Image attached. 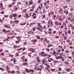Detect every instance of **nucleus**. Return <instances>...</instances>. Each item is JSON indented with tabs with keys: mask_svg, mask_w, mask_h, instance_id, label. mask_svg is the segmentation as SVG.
<instances>
[{
	"mask_svg": "<svg viewBox=\"0 0 74 74\" xmlns=\"http://www.w3.org/2000/svg\"><path fill=\"white\" fill-rule=\"evenodd\" d=\"M3 32L5 33V34H7L8 32L10 33L11 32L10 30H7L5 29H3Z\"/></svg>",
	"mask_w": 74,
	"mask_h": 74,
	"instance_id": "nucleus-1",
	"label": "nucleus"
},
{
	"mask_svg": "<svg viewBox=\"0 0 74 74\" xmlns=\"http://www.w3.org/2000/svg\"><path fill=\"white\" fill-rule=\"evenodd\" d=\"M59 21L60 22H62L63 19L62 18V17L61 16H59Z\"/></svg>",
	"mask_w": 74,
	"mask_h": 74,
	"instance_id": "nucleus-2",
	"label": "nucleus"
},
{
	"mask_svg": "<svg viewBox=\"0 0 74 74\" xmlns=\"http://www.w3.org/2000/svg\"><path fill=\"white\" fill-rule=\"evenodd\" d=\"M53 12L51 11L50 12V13H49L48 16H50V17H51V15H53Z\"/></svg>",
	"mask_w": 74,
	"mask_h": 74,
	"instance_id": "nucleus-3",
	"label": "nucleus"
},
{
	"mask_svg": "<svg viewBox=\"0 0 74 74\" xmlns=\"http://www.w3.org/2000/svg\"><path fill=\"white\" fill-rule=\"evenodd\" d=\"M4 27H6V28H8V29H10V26H8V25H4Z\"/></svg>",
	"mask_w": 74,
	"mask_h": 74,
	"instance_id": "nucleus-4",
	"label": "nucleus"
},
{
	"mask_svg": "<svg viewBox=\"0 0 74 74\" xmlns=\"http://www.w3.org/2000/svg\"><path fill=\"white\" fill-rule=\"evenodd\" d=\"M32 16L33 17V18L34 19H36V18H37V17H36V14L34 13L33 14V15Z\"/></svg>",
	"mask_w": 74,
	"mask_h": 74,
	"instance_id": "nucleus-5",
	"label": "nucleus"
},
{
	"mask_svg": "<svg viewBox=\"0 0 74 74\" xmlns=\"http://www.w3.org/2000/svg\"><path fill=\"white\" fill-rule=\"evenodd\" d=\"M25 16L26 17V18L27 19V18H30V16L29 15V14H26Z\"/></svg>",
	"mask_w": 74,
	"mask_h": 74,
	"instance_id": "nucleus-6",
	"label": "nucleus"
},
{
	"mask_svg": "<svg viewBox=\"0 0 74 74\" xmlns=\"http://www.w3.org/2000/svg\"><path fill=\"white\" fill-rule=\"evenodd\" d=\"M13 16L14 18H16L17 16H18V15H17L16 14H13Z\"/></svg>",
	"mask_w": 74,
	"mask_h": 74,
	"instance_id": "nucleus-7",
	"label": "nucleus"
},
{
	"mask_svg": "<svg viewBox=\"0 0 74 74\" xmlns=\"http://www.w3.org/2000/svg\"><path fill=\"white\" fill-rule=\"evenodd\" d=\"M72 18L71 17H69V16H68L67 19L68 20V21H71Z\"/></svg>",
	"mask_w": 74,
	"mask_h": 74,
	"instance_id": "nucleus-8",
	"label": "nucleus"
},
{
	"mask_svg": "<svg viewBox=\"0 0 74 74\" xmlns=\"http://www.w3.org/2000/svg\"><path fill=\"white\" fill-rule=\"evenodd\" d=\"M7 72L8 73H15V71H12L11 72H10V71H7Z\"/></svg>",
	"mask_w": 74,
	"mask_h": 74,
	"instance_id": "nucleus-9",
	"label": "nucleus"
},
{
	"mask_svg": "<svg viewBox=\"0 0 74 74\" xmlns=\"http://www.w3.org/2000/svg\"><path fill=\"white\" fill-rule=\"evenodd\" d=\"M37 41V39H34V40H31V42H35Z\"/></svg>",
	"mask_w": 74,
	"mask_h": 74,
	"instance_id": "nucleus-10",
	"label": "nucleus"
},
{
	"mask_svg": "<svg viewBox=\"0 0 74 74\" xmlns=\"http://www.w3.org/2000/svg\"><path fill=\"white\" fill-rule=\"evenodd\" d=\"M55 24L57 25L58 26L59 25V22L58 21L55 22Z\"/></svg>",
	"mask_w": 74,
	"mask_h": 74,
	"instance_id": "nucleus-11",
	"label": "nucleus"
},
{
	"mask_svg": "<svg viewBox=\"0 0 74 74\" xmlns=\"http://www.w3.org/2000/svg\"><path fill=\"white\" fill-rule=\"evenodd\" d=\"M29 73H34V71L33 70H29Z\"/></svg>",
	"mask_w": 74,
	"mask_h": 74,
	"instance_id": "nucleus-12",
	"label": "nucleus"
},
{
	"mask_svg": "<svg viewBox=\"0 0 74 74\" xmlns=\"http://www.w3.org/2000/svg\"><path fill=\"white\" fill-rule=\"evenodd\" d=\"M30 70L28 69H25V71L27 73H29V71Z\"/></svg>",
	"mask_w": 74,
	"mask_h": 74,
	"instance_id": "nucleus-13",
	"label": "nucleus"
},
{
	"mask_svg": "<svg viewBox=\"0 0 74 74\" xmlns=\"http://www.w3.org/2000/svg\"><path fill=\"white\" fill-rule=\"evenodd\" d=\"M66 71H71V69H66Z\"/></svg>",
	"mask_w": 74,
	"mask_h": 74,
	"instance_id": "nucleus-14",
	"label": "nucleus"
},
{
	"mask_svg": "<svg viewBox=\"0 0 74 74\" xmlns=\"http://www.w3.org/2000/svg\"><path fill=\"white\" fill-rule=\"evenodd\" d=\"M6 70H9V69H10V67L9 66H8V65H7L6 66Z\"/></svg>",
	"mask_w": 74,
	"mask_h": 74,
	"instance_id": "nucleus-15",
	"label": "nucleus"
},
{
	"mask_svg": "<svg viewBox=\"0 0 74 74\" xmlns=\"http://www.w3.org/2000/svg\"><path fill=\"white\" fill-rule=\"evenodd\" d=\"M31 50V51L32 52H34V48H32Z\"/></svg>",
	"mask_w": 74,
	"mask_h": 74,
	"instance_id": "nucleus-16",
	"label": "nucleus"
},
{
	"mask_svg": "<svg viewBox=\"0 0 74 74\" xmlns=\"http://www.w3.org/2000/svg\"><path fill=\"white\" fill-rule=\"evenodd\" d=\"M53 55L56 54V51H55L54 50L53 51Z\"/></svg>",
	"mask_w": 74,
	"mask_h": 74,
	"instance_id": "nucleus-17",
	"label": "nucleus"
},
{
	"mask_svg": "<svg viewBox=\"0 0 74 74\" xmlns=\"http://www.w3.org/2000/svg\"><path fill=\"white\" fill-rule=\"evenodd\" d=\"M37 71H42V69L38 68L37 70Z\"/></svg>",
	"mask_w": 74,
	"mask_h": 74,
	"instance_id": "nucleus-18",
	"label": "nucleus"
},
{
	"mask_svg": "<svg viewBox=\"0 0 74 74\" xmlns=\"http://www.w3.org/2000/svg\"><path fill=\"white\" fill-rule=\"evenodd\" d=\"M34 24H35V23H31L29 25V26H31L32 25H34Z\"/></svg>",
	"mask_w": 74,
	"mask_h": 74,
	"instance_id": "nucleus-19",
	"label": "nucleus"
},
{
	"mask_svg": "<svg viewBox=\"0 0 74 74\" xmlns=\"http://www.w3.org/2000/svg\"><path fill=\"white\" fill-rule=\"evenodd\" d=\"M0 70H1L2 71H4V70L3 68H0Z\"/></svg>",
	"mask_w": 74,
	"mask_h": 74,
	"instance_id": "nucleus-20",
	"label": "nucleus"
},
{
	"mask_svg": "<svg viewBox=\"0 0 74 74\" xmlns=\"http://www.w3.org/2000/svg\"><path fill=\"white\" fill-rule=\"evenodd\" d=\"M66 23L64 22L62 24V25L63 26H66Z\"/></svg>",
	"mask_w": 74,
	"mask_h": 74,
	"instance_id": "nucleus-21",
	"label": "nucleus"
},
{
	"mask_svg": "<svg viewBox=\"0 0 74 74\" xmlns=\"http://www.w3.org/2000/svg\"><path fill=\"white\" fill-rule=\"evenodd\" d=\"M51 21H49L48 22V24L49 25H50V24H51L50 23L51 22Z\"/></svg>",
	"mask_w": 74,
	"mask_h": 74,
	"instance_id": "nucleus-22",
	"label": "nucleus"
},
{
	"mask_svg": "<svg viewBox=\"0 0 74 74\" xmlns=\"http://www.w3.org/2000/svg\"><path fill=\"white\" fill-rule=\"evenodd\" d=\"M62 31H59V35H60L62 33Z\"/></svg>",
	"mask_w": 74,
	"mask_h": 74,
	"instance_id": "nucleus-23",
	"label": "nucleus"
},
{
	"mask_svg": "<svg viewBox=\"0 0 74 74\" xmlns=\"http://www.w3.org/2000/svg\"><path fill=\"white\" fill-rule=\"evenodd\" d=\"M47 69H49L50 68V66L49 65H47Z\"/></svg>",
	"mask_w": 74,
	"mask_h": 74,
	"instance_id": "nucleus-24",
	"label": "nucleus"
},
{
	"mask_svg": "<svg viewBox=\"0 0 74 74\" xmlns=\"http://www.w3.org/2000/svg\"><path fill=\"white\" fill-rule=\"evenodd\" d=\"M71 22H74V18H73L71 19Z\"/></svg>",
	"mask_w": 74,
	"mask_h": 74,
	"instance_id": "nucleus-25",
	"label": "nucleus"
},
{
	"mask_svg": "<svg viewBox=\"0 0 74 74\" xmlns=\"http://www.w3.org/2000/svg\"><path fill=\"white\" fill-rule=\"evenodd\" d=\"M23 61L26 62H27V59L26 58V59H25L23 60Z\"/></svg>",
	"mask_w": 74,
	"mask_h": 74,
	"instance_id": "nucleus-26",
	"label": "nucleus"
},
{
	"mask_svg": "<svg viewBox=\"0 0 74 74\" xmlns=\"http://www.w3.org/2000/svg\"><path fill=\"white\" fill-rule=\"evenodd\" d=\"M36 38H37V39H40L41 38H40V36H38L36 37Z\"/></svg>",
	"mask_w": 74,
	"mask_h": 74,
	"instance_id": "nucleus-27",
	"label": "nucleus"
},
{
	"mask_svg": "<svg viewBox=\"0 0 74 74\" xmlns=\"http://www.w3.org/2000/svg\"><path fill=\"white\" fill-rule=\"evenodd\" d=\"M25 58V56H23L21 58V59H24Z\"/></svg>",
	"mask_w": 74,
	"mask_h": 74,
	"instance_id": "nucleus-28",
	"label": "nucleus"
},
{
	"mask_svg": "<svg viewBox=\"0 0 74 74\" xmlns=\"http://www.w3.org/2000/svg\"><path fill=\"white\" fill-rule=\"evenodd\" d=\"M29 3L30 4H33V2L32 1H29Z\"/></svg>",
	"mask_w": 74,
	"mask_h": 74,
	"instance_id": "nucleus-29",
	"label": "nucleus"
},
{
	"mask_svg": "<svg viewBox=\"0 0 74 74\" xmlns=\"http://www.w3.org/2000/svg\"><path fill=\"white\" fill-rule=\"evenodd\" d=\"M64 40H66L67 38V37L66 36H64Z\"/></svg>",
	"mask_w": 74,
	"mask_h": 74,
	"instance_id": "nucleus-30",
	"label": "nucleus"
},
{
	"mask_svg": "<svg viewBox=\"0 0 74 74\" xmlns=\"http://www.w3.org/2000/svg\"><path fill=\"white\" fill-rule=\"evenodd\" d=\"M16 73H17V74H20V73H21V72L19 71H17Z\"/></svg>",
	"mask_w": 74,
	"mask_h": 74,
	"instance_id": "nucleus-31",
	"label": "nucleus"
},
{
	"mask_svg": "<svg viewBox=\"0 0 74 74\" xmlns=\"http://www.w3.org/2000/svg\"><path fill=\"white\" fill-rule=\"evenodd\" d=\"M66 2H67V3H70L71 0H66Z\"/></svg>",
	"mask_w": 74,
	"mask_h": 74,
	"instance_id": "nucleus-32",
	"label": "nucleus"
},
{
	"mask_svg": "<svg viewBox=\"0 0 74 74\" xmlns=\"http://www.w3.org/2000/svg\"><path fill=\"white\" fill-rule=\"evenodd\" d=\"M68 34H71V31L70 30H69L68 32Z\"/></svg>",
	"mask_w": 74,
	"mask_h": 74,
	"instance_id": "nucleus-33",
	"label": "nucleus"
},
{
	"mask_svg": "<svg viewBox=\"0 0 74 74\" xmlns=\"http://www.w3.org/2000/svg\"><path fill=\"white\" fill-rule=\"evenodd\" d=\"M14 62V63H15L16 62V60H15V59L14 58V60L13 61Z\"/></svg>",
	"mask_w": 74,
	"mask_h": 74,
	"instance_id": "nucleus-34",
	"label": "nucleus"
},
{
	"mask_svg": "<svg viewBox=\"0 0 74 74\" xmlns=\"http://www.w3.org/2000/svg\"><path fill=\"white\" fill-rule=\"evenodd\" d=\"M69 15L71 17H72L73 16V13H70Z\"/></svg>",
	"mask_w": 74,
	"mask_h": 74,
	"instance_id": "nucleus-35",
	"label": "nucleus"
},
{
	"mask_svg": "<svg viewBox=\"0 0 74 74\" xmlns=\"http://www.w3.org/2000/svg\"><path fill=\"white\" fill-rule=\"evenodd\" d=\"M1 59L2 60H6V58H1Z\"/></svg>",
	"mask_w": 74,
	"mask_h": 74,
	"instance_id": "nucleus-36",
	"label": "nucleus"
},
{
	"mask_svg": "<svg viewBox=\"0 0 74 74\" xmlns=\"http://www.w3.org/2000/svg\"><path fill=\"white\" fill-rule=\"evenodd\" d=\"M42 16V18H43L44 19L45 18V14H44Z\"/></svg>",
	"mask_w": 74,
	"mask_h": 74,
	"instance_id": "nucleus-37",
	"label": "nucleus"
},
{
	"mask_svg": "<svg viewBox=\"0 0 74 74\" xmlns=\"http://www.w3.org/2000/svg\"><path fill=\"white\" fill-rule=\"evenodd\" d=\"M58 69L59 71H62V69L61 68H59Z\"/></svg>",
	"mask_w": 74,
	"mask_h": 74,
	"instance_id": "nucleus-38",
	"label": "nucleus"
},
{
	"mask_svg": "<svg viewBox=\"0 0 74 74\" xmlns=\"http://www.w3.org/2000/svg\"><path fill=\"white\" fill-rule=\"evenodd\" d=\"M42 29H43L42 28H41V29L40 28L39 31H40V32H42Z\"/></svg>",
	"mask_w": 74,
	"mask_h": 74,
	"instance_id": "nucleus-39",
	"label": "nucleus"
},
{
	"mask_svg": "<svg viewBox=\"0 0 74 74\" xmlns=\"http://www.w3.org/2000/svg\"><path fill=\"white\" fill-rule=\"evenodd\" d=\"M48 33H49V34H50V35H51V34H52V32H50L49 31L48 32Z\"/></svg>",
	"mask_w": 74,
	"mask_h": 74,
	"instance_id": "nucleus-40",
	"label": "nucleus"
},
{
	"mask_svg": "<svg viewBox=\"0 0 74 74\" xmlns=\"http://www.w3.org/2000/svg\"><path fill=\"white\" fill-rule=\"evenodd\" d=\"M39 54H40V55H41V56H44V55H43L42 53H39Z\"/></svg>",
	"mask_w": 74,
	"mask_h": 74,
	"instance_id": "nucleus-41",
	"label": "nucleus"
},
{
	"mask_svg": "<svg viewBox=\"0 0 74 74\" xmlns=\"http://www.w3.org/2000/svg\"><path fill=\"white\" fill-rule=\"evenodd\" d=\"M63 8H64V9H66V8H67V6H64L63 7Z\"/></svg>",
	"mask_w": 74,
	"mask_h": 74,
	"instance_id": "nucleus-42",
	"label": "nucleus"
},
{
	"mask_svg": "<svg viewBox=\"0 0 74 74\" xmlns=\"http://www.w3.org/2000/svg\"><path fill=\"white\" fill-rule=\"evenodd\" d=\"M51 71H55V69H51Z\"/></svg>",
	"mask_w": 74,
	"mask_h": 74,
	"instance_id": "nucleus-43",
	"label": "nucleus"
},
{
	"mask_svg": "<svg viewBox=\"0 0 74 74\" xmlns=\"http://www.w3.org/2000/svg\"><path fill=\"white\" fill-rule=\"evenodd\" d=\"M69 45H71L73 44V43H72V42H70L69 43Z\"/></svg>",
	"mask_w": 74,
	"mask_h": 74,
	"instance_id": "nucleus-44",
	"label": "nucleus"
},
{
	"mask_svg": "<svg viewBox=\"0 0 74 74\" xmlns=\"http://www.w3.org/2000/svg\"><path fill=\"white\" fill-rule=\"evenodd\" d=\"M10 18H12V17H13V15H11L10 16Z\"/></svg>",
	"mask_w": 74,
	"mask_h": 74,
	"instance_id": "nucleus-45",
	"label": "nucleus"
},
{
	"mask_svg": "<svg viewBox=\"0 0 74 74\" xmlns=\"http://www.w3.org/2000/svg\"><path fill=\"white\" fill-rule=\"evenodd\" d=\"M14 21L15 22L18 23H19V21L18 20H15Z\"/></svg>",
	"mask_w": 74,
	"mask_h": 74,
	"instance_id": "nucleus-46",
	"label": "nucleus"
},
{
	"mask_svg": "<svg viewBox=\"0 0 74 74\" xmlns=\"http://www.w3.org/2000/svg\"><path fill=\"white\" fill-rule=\"evenodd\" d=\"M36 29H37V30H39L40 29V27H36Z\"/></svg>",
	"mask_w": 74,
	"mask_h": 74,
	"instance_id": "nucleus-47",
	"label": "nucleus"
},
{
	"mask_svg": "<svg viewBox=\"0 0 74 74\" xmlns=\"http://www.w3.org/2000/svg\"><path fill=\"white\" fill-rule=\"evenodd\" d=\"M27 63H24L23 64V65H27Z\"/></svg>",
	"mask_w": 74,
	"mask_h": 74,
	"instance_id": "nucleus-48",
	"label": "nucleus"
},
{
	"mask_svg": "<svg viewBox=\"0 0 74 74\" xmlns=\"http://www.w3.org/2000/svg\"><path fill=\"white\" fill-rule=\"evenodd\" d=\"M66 15H68V14H69V13H68V10H67V11H66Z\"/></svg>",
	"mask_w": 74,
	"mask_h": 74,
	"instance_id": "nucleus-49",
	"label": "nucleus"
},
{
	"mask_svg": "<svg viewBox=\"0 0 74 74\" xmlns=\"http://www.w3.org/2000/svg\"><path fill=\"white\" fill-rule=\"evenodd\" d=\"M49 1L48 0L47 1H46V3L48 4H49Z\"/></svg>",
	"mask_w": 74,
	"mask_h": 74,
	"instance_id": "nucleus-50",
	"label": "nucleus"
},
{
	"mask_svg": "<svg viewBox=\"0 0 74 74\" xmlns=\"http://www.w3.org/2000/svg\"><path fill=\"white\" fill-rule=\"evenodd\" d=\"M69 26L71 27H73V25L72 24H70Z\"/></svg>",
	"mask_w": 74,
	"mask_h": 74,
	"instance_id": "nucleus-51",
	"label": "nucleus"
},
{
	"mask_svg": "<svg viewBox=\"0 0 74 74\" xmlns=\"http://www.w3.org/2000/svg\"><path fill=\"white\" fill-rule=\"evenodd\" d=\"M70 11L72 12V11H73V8H71L70 9Z\"/></svg>",
	"mask_w": 74,
	"mask_h": 74,
	"instance_id": "nucleus-52",
	"label": "nucleus"
},
{
	"mask_svg": "<svg viewBox=\"0 0 74 74\" xmlns=\"http://www.w3.org/2000/svg\"><path fill=\"white\" fill-rule=\"evenodd\" d=\"M16 56H19V53H16Z\"/></svg>",
	"mask_w": 74,
	"mask_h": 74,
	"instance_id": "nucleus-53",
	"label": "nucleus"
},
{
	"mask_svg": "<svg viewBox=\"0 0 74 74\" xmlns=\"http://www.w3.org/2000/svg\"><path fill=\"white\" fill-rule=\"evenodd\" d=\"M61 51H62L60 49H59L58 50V52H59V53H60Z\"/></svg>",
	"mask_w": 74,
	"mask_h": 74,
	"instance_id": "nucleus-54",
	"label": "nucleus"
},
{
	"mask_svg": "<svg viewBox=\"0 0 74 74\" xmlns=\"http://www.w3.org/2000/svg\"><path fill=\"white\" fill-rule=\"evenodd\" d=\"M31 34L33 35V36H34L35 35L34 34V33H33V32H31Z\"/></svg>",
	"mask_w": 74,
	"mask_h": 74,
	"instance_id": "nucleus-55",
	"label": "nucleus"
},
{
	"mask_svg": "<svg viewBox=\"0 0 74 74\" xmlns=\"http://www.w3.org/2000/svg\"><path fill=\"white\" fill-rule=\"evenodd\" d=\"M4 53H1V55H2V56H4Z\"/></svg>",
	"mask_w": 74,
	"mask_h": 74,
	"instance_id": "nucleus-56",
	"label": "nucleus"
},
{
	"mask_svg": "<svg viewBox=\"0 0 74 74\" xmlns=\"http://www.w3.org/2000/svg\"><path fill=\"white\" fill-rule=\"evenodd\" d=\"M56 38H59V37L57 36L55 37Z\"/></svg>",
	"mask_w": 74,
	"mask_h": 74,
	"instance_id": "nucleus-57",
	"label": "nucleus"
},
{
	"mask_svg": "<svg viewBox=\"0 0 74 74\" xmlns=\"http://www.w3.org/2000/svg\"><path fill=\"white\" fill-rule=\"evenodd\" d=\"M42 23H43V24H44L45 23V21H43L42 22Z\"/></svg>",
	"mask_w": 74,
	"mask_h": 74,
	"instance_id": "nucleus-58",
	"label": "nucleus"
},
{
	"mask_svg": "<svg viewBox=\"0 0 74 74\" xmlns=\"http://www.w3.org/2000/svg\"><path fill=\"white\" fill-rule=\"evenodd\" d=\"M65 34L66 36H67V32H65Z\"/></svg>",
	"mask_w": 74,
	"mask_h": 74,
	"instance_id": "nucleus-59",
	"label": "nucleus"
},
{
	"mask_svg": "<svg viewBox=\"0 0 74 74\" xmlns=\"http://www.w3.org/2000/svg\"><path fill=\"white\" fill-rule=\"evenodd\" d=\"M0 6L1 7H3V3H1L0 4Z\"/></svg>",
	"mask_w": 74,
	"mask_h": 74,
	"instance_id": "nucleus-60",
	"label": "nucleus"
},
{
	"mask_svg": "<svg viewBox=\"0 0 74 74\" xmlns=\"http://www.w3.org/2000/svg\"><path fill=\"white\" fill-rule=\"evenodd\" d=\"M49 31H50V32H52V29H51V28H49Z\"/></svg>",
	"mask_w": 74,
	"mask_h": 74,
	"instance_id": "nucleus-61",
	"label": "nucleus"
},
{
	"mask_svg": "<svg viewBox=\"0 0 74 74\" xmlns=\"http://www.w3.org/2000/svg\"><path fill=\"white\" fill-rule=\"evenodd\" d=\"M66 19V16H63V19Z\"/></svg>",
	"mask_w": 74,
	"mask_h": 74,
	"instance_id": "nucleus-62",
	"label": "nucleus"
},
{
	"mask_svg": "<svg viewBox=\"0 0 74 74\" xmlns=\"http://www.w3.org/2000/svg\"><path fill=\"white\" fill-rule=\"evenodd\" d=\"M35 7V5H34L32 6V8L34 9V8Z\"/></svg>",
	"mask_w": 74,
	"mask_h": 74,
	"instance_id": "nucleus-63",
	"label": "nucleus"
},
{
	"mask_svg": "<svg viewBox=\"0 0 74 74\" xmlns=\"http://www.w3.org/2000/svg\"><path fill=\"white\" fill-rule=\"evenodd\" d=\"M23 44L24 45H26V44H27V42H24L23 43Z\"/></svg>",
	"mask_w": 74,
	"mask_h": 74,
	"instance_id": "nucleus-64",
	"label": "nucleus"
}]
</instances>
